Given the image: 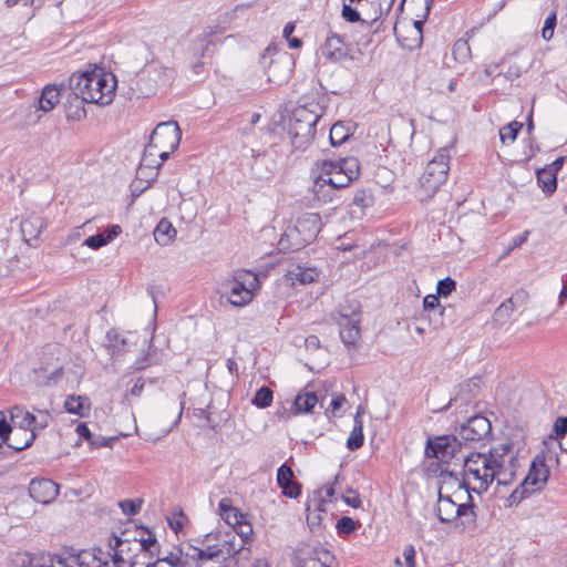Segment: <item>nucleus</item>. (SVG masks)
I'll list each match as a JSON object with an SVG mask.
<instances>
[{
	"instance_id": "obj_20",
	"label": "nucleus",
	"mask_w": 567,
	"mask_h": 567,
	"mask_svg": "<svg viewBox=\"0 0 567 567\" xmlns=\"http://www.w3.org/2000/svg\"><path fill=\"white\" fill-rule=\"evenodd\" d=\"M295 226L310 244L320 231L321 219L318 214L308 213L299 217Z\"/></svg>"
},
{
	"instance_id": "obj_31",
	"label": "nucleus",
	"mask_w": 567,
	"mask_h": 567,
	"mask_svg": "<svg viewBox=\"0 0 567 567\" xmlns=\"http://www.w3.org/2000/svg\"><path fill=\"white\" fill-rule=\"evenodd\" d=\"M84 103L86 102L82 97L74 95L71 91L68 96L66 117L74 121L83 120L86 116Z\"/></svg>"
},
{
	"instance_id": "obj_58",
	"label": "nucleus",
	"mask_w": 567,
	"mask_h": 567,
	"mask_svg": "<svg viewBox=\"0 0 567 567\" xmlns=\"http://www.w3.org/2000/svg\"><path fill=\"white\" fill-rule=\"evenodd\" d=\"M557 24V17L555 12H551L545 20L542 37L544 40L549 41L554 35V30Z\"/></svg>"
},
{
	"instance_id": "obj_8",
	"label": "nucleus",
	"mask_w": 567,
	"mask_h": 567,
	"mask_svg": "<svg viewBox=\"0 0 567 567\" xmlns=\"http://www.w3.org/2000/svg\"><path fill=\"white\" fill-rule=\"evenodd\" d=\"M166 564L168 567H199L195 558V546L182 544L158 557L154 563H141L142 567H161Z\"/></svg>"
},
{
	"instance_id": "obj_2",
	"label": "nucleus",
	"mask_w": 567,
	"mask_h": 567,
	"mask_svg": "<svg viewBox=\"0 0 567 567\" xmlns=\"http://www.w3.org/2000/svg\"><path fill=\"white\" fill-rule=\"evenodd\" d=\"M182 131L176 122L159 123L151 134L150 142L144 150V154L138 166V174L143 175L146 167L161 168L159 164L148 161L150 155H155L153 150L169 148L175 151L181 142Z\"/></svg>"
},
{
	"instance_id": "obj_3",
	"label": "nucleus",
	"mask_w": 567,
	"mask_h": 567,
	"mask_svg": "<svg viewBox=\"0 0 567 567\" xmlns=\"http://www.w3.org/2000/svg\"><path fill=\"white\" fill-rule=\"evenodd\" d=\"M320 115L306 106L293 110L288 121V136L296 150L307 148L315 138Z\"/></svg>"
},
{
	"instance_id": "obj_16",
	"label": "nucleus",
	"mask_w": 567,
	"mask_h": 567,
	"mask_svg": "<svg viewBox=\"0 0 567 567\" xmlns=\"http://www.w3.org/2000/svg\"><path fill=\"white\" fill-rule=\"evenodd\" d=\"M322 56L332 62H339L348 56L349 50L341 35L331 32L327 35L324 43L320 48Z\"/></svg>"
},
{
	"instance_id": "obj_28",
	"label": "nucleus",
	"mask_w": 567,
	"mask_h": 567,
	"mask_svg": "<svg viewBox=\"0 0 567 567\" xmlns=\"http://www.w3.org/2000/svg\"><path fill=\"white\" fill-rule=\"evenodd\" d=\"M75 431L79 436L85 440L92 447L111 446L112 443L116 440L115 436L105 437L102 435L93 434L85 423H80Z\"/></svg>"
},
{
	"instance_id": "obj_62",
	"label": "nucleus",
	"mask_w": 567,
	"mask_h": 567,
	"mask_svg": "<svg viewBox=\"0 0 567 567\" xmlns=\"http://www.w3.org/2000/svg\"><path fill=\"white\" fill-rule=\"evenodd\" d=\"M346 494L347 495H343L342 496V499L344 501V503L349 506H351L352 508H359L362 504L361 502V498L359 496V494L351 487L347 488L346 489Z\"/></svg>"
},
{
	"instance_id": "obj_25",
	"label": "nucleus",
	"mask_w": 567,
	"mask_h": 567,
	"mask_svg": "<svg viewBox=\"0 0 567 567\" xmlns=\"http://www.w3.org/2000/svg\"><path fill=\"white\" fill-rule=\"evenodd\" d=\"M64 409L71 414L84 417L91 410V401L86 395L70 394L64 401Z\"/></svg>"
},
{
	"instance_id": "obj_27",
	"label": "nucleus",
	"mask_w": 567,
	"mask_h": 567,
	"mask_svg": "<svg viewBox=\"0 0 567 567\" xmlns=\"http://www.w3.org/2000/svg\"><path fill=\"white\" fill-rule=\"evenodd\" d=\"M10 419L14 426H18L24 434H27L28 430L32 429V425L35 422L34 414L18 405L10 410Z\"/></svg>"
},
{
	"instance_id": "obj_43",
	"label": "nucleus",
	"mask_w": 567,
	"mask_h": 567,
	"mask_svg": "<svg viewBox=\"0 0 567 567\" xmlns=\"http://www.w3.org/2000/svg\"><path fill=\"white\" fill-rule=\"evenodd\" d=\"M40 561V555H33L28 551L16 553L11 558L13 567H38Z\"/></svg>"
},
{
	"instance_id": "obj_40",
	"label": "nucleus",
	"mask_w": 567,
	"mask_h": 567,
	"mask_svg": "<svg viewBox=\"0 0 567 567\" xmlns=\"http://www.w3.org/2000/svg\"><path fill=\"white\" fill-rule=\"evenodd\" d=\"M318 403V396L315 392H306L298 394L293 401L295 413H308L311 412L315 405Z\"/></svg>"
},
{
	"instance_id": "obj_59",
	"label": "nucleus",
	"mask_w": 567,
	"mask_h": 567,
	"mask_svg": "<svg viewBox=\"0 0 567 567\" xmlns=\"http://www.w3.org/2000/svg\"><path fill=\"white\" fill-rule=\"evenodd\" d=\"M50 419L51 415L47 410L39 411V414L35 415V422L33 423L31 432L29 434L34 433L37 435L38 431L44 430L49 425Z\"/></svg>"
},
{
	"instance_id": "obj_64",
	"label": "nucleus",
	"mask_w": 567,
	"mask_h": 567,
	"mask_svg": "<svg viewBox=\"0 0 567 567\" xmlns=\"http://www.w3.org/2000/svg\"><path fill=\"white\" fill-rule=\"evenodd\" d=\"M347 402V399L343 394H338L333 396V399L330 402L329 408L326 410V414H332L337 415L338 411L343 406V404Z\"/></svg>"
},
{
	"instance_id": "obj_57",
	"label": "nucleus",
	"mask_w": 567,
	"mask_h": 567,
	"mask_svg": "<svg viewBox=\"0 0 567 567\" xmlns=\"http://www.w3.org/2000/svg\"><path fill=\"white\" fill-rule=\"evenodd\" d=\"M110 243V238H106L105 234L97 233L95 235L89 236L84 240V245L92 249H99L104 247Z\"/></svg>"
},
{
	"instance_id": "obj_13",
	"label": "nucleus",
	"mask_w": 567,
	"mask_h": 567,
	"mask_svg": "<svg viewBox=\"0 0 567 567\" xmlns=\"http://www.w3.org/2000/svg\"><path fill=\"white\" fill-rule=\"evenodd\" d=\"M449 171L429 162L420 177V185L426 194H434L446 181Z\"/></svg>"
},
{
	"instance_id": "obj_42",
	"label": "nucleus",
	"mask_w": 567,
	"mask_h": 567,
	"mask_svg": "<svg viewBox=\"0 0 567 567\" xmlns=\"http://www.w3.org/2000/svg\"><path fill=\"white\" fill-rule=\"evenodd\" d=\"M460 487L464 488L467 492L468 502L465 504H456V509H458L457 517L470 515L472 517V522H474L476 518V514L474 512L475 505L473 503V498L471 495V493L473 492L472 487H470L468 482L465 480H462V482H460Z\"/></svg>"
},
{
	"instance_id": "obj_35",
	"label": "nucleus",
	"mask_w": 567,
	"mask_h": 567,
	"mask_svg": "<svg viewBox=\"0 0 567 567\" xmlns=\"http://www.w3.org/2000/svg\"><path fill=\"white\" fill-rule=\"evenodd\" d=\"M43 229V221L40 217H30L21 221V233L25 241L35 239Z\"/></svg>"
},
{
	"instance_id": "obj_7",
	"label": "nucleus",
	"mask_w": 567,
	"mask_h": 567,
	"mask_svg": "<svg viewBox=\"0 0 567 567\" xmlns=\"http://www.w3.org/2000/svg\"><path fill=\"white\" fill-rule=\"evenodd\" d=\"M324 173L320 175L313 185V192L319 199H331L330 192L347 187L352 179L338 168L329 167L324 163Z\"/></svg>"
},
{
	"instance_id": "obj_23",
	"label": "nucleus",
	"mask_w": 567,
	"mask_h": 567,
	"mask_svg": "<svg viewBox=\"0 0 567 567\" xmlns=\"http://www.w3.org/2000/svg\"><path fill=\"white\" fill-rule=\"evenodd\" d=\"M254 161L250 165L254 176L258 179H268L276 168V163L267 153L252 155Z\"/></svg>"
},
{
	"instance_id": "obj_1",
	"label": "nucleus",
	"mask_w": 567,
	"mask_h": 567,
	"mask_svg": "<svg viewBox=\"0 0 567 567\" xmlns=\"http://www.w3.org/2000/svg\"><path fill=\"white\" fill-rule=\"evenodd\" d=\"M70 89L74 95H79L86 103L109 105L115 96L116 79L112 73L95 69L81 74H72Z\"/></svg>"
},
{
	"instance_id": "obj_38",
	"label": "nucleus",
	"mask_w": 567,
	"mask_h": 567,
	"mask_svg": "<svg viewBox=\"0 0 567 567\" xmlns=\"http://www.w3.org/2000/svg\"><path fill=\"white\" fill-rule=\"evenodd\" d=\"M296 567H330L318 556V550H300L296 557Z\"/></svg>"
},
{
	"instance_id": "obj_9",
	"label": "nucleus",
	"mask_w": 567,
	"mask_h": 567,
	"mask_svg": "<svg viewBox=\"0 0 567 567\" xmlns=\"http://www.w3.org/2000/svg\"><path fill=\"white\" fill-rule=\"evenodd\" d=\"M461 446L462 444L456 435L437 436L434 441H427L425 454L429 457L440 460L452 458Z\"/></svg>"
},
{
	"instance_id": "obj_33",
	"label": "nucleus",
	"mask_w": 567,
	"mask_h": 567,
	"mask_svg": "<svg viewBox=\"0 0 567 567\" xmlns=\"http://www.w3.org/2000/svg\"><path fill=\"white\" fill-rule=\"evenodd\" d=\"M176 234L177 231L173 225L166 218H163L154 230V238L159 245L166 246L175 238Z\"/></svg>"
},
{
	"instance_id": "obj_50",
	"label": "nucleus",
	"mask_w": 567,
	"mask_h": 567,
	"mask_svg": "<svg viewBox=\"0 0 567 567\" xmlns=\"http://www.w3.org/2000/svg\"><path fill=\"white\" fill-rule=\"evenodd\" d=\"M423 308L429 312H437L442 316L445 312V308L440 303V297L437 295H427L423 299Z\"/></svg>"
},
{
	"instance_id": "obj_26",
	"label": "nucleus",
	"mask_w": 567,
	"mask_h": 567,
	"mask_svg": "<svg viewBox=\"0 0 567 567\" xmlns=\"http://www.w3.org/2000/svg\"><path fill=\"white\" fill-rule=\"evenodd\" d=\"M319 274L316 268H303L300 265H297L289 269L286 274L288 280L291 281L292 285H306L317 280Z\"/></svg>"
},
{
	"instance_id": "obj_10",
	"label": "nucleus",
	"mask_w": 567,
	"mask_h": 567,
	"mask_svg": "<svg viewBox=\"0 0 567 567\" xmlns=\"http://www.w3.org/2000/svg\"><path fill=\"white\" fill-rule=\"evenodd\" d=\"M293 64L291 54L288 52H277L266 70L268 81L276 84L286 82L292 72Z\"/></svg>"
},
{
	"instance_id": "obj_61",
	"label": "nucleus",
	"mask_w": 567,
	"mask_h": 567,
	"mask_svg": "<svg viewBox=\"0 0 567 567\" xmlns=\"http://www.w3.org/2000/svg\"><path fill=\"white\" fill-rule=\"evenodd\" d=\"M553 433L555 435V439H557V440L566 436V434H567V415L556 419L554 426H553Z\"/></svg>"
},
{
	"instance_id": "obj_47",
	"label": "nucleus",
	"mask_w": 567,
	"mask_h": 567,
	"mask_svg": "<svg viewBox=\"0 0 567 567\" xmlns=\"http://www.w3.org/2000/svg\"><path fill=\"white\" fill-rule=\"evenodd\" d=\"M532 494L529 488H527L523 483H520L512 494L506 498V506L518 505L524 498L528 497Z\"/></svg>"
},
{
	"instance_id": "obj_14",
	"label": "nucleus",
	"mask_w": 567,
	"mask_h": 567,
	"mask_svg": "<svg viewBox=\"0 0 567 567\" xmlns=\"http://www.w3.org/2000/svg\"><path fill=\"white\" fill-rule=\"evenodd\" d=\"M511 450L512 445L506 443L489 450L488 453H485L489 466L493 467V472L496 473L495 478L498 485L511 484V478H502V475L505 474V457Z\"/></svg>"
},
{
	"instance_id": "obj_4",
	"label": "nucleus",
	"mask_w": 567,
	"mask_h": 567,
	"mask_svg": "<svg viewBox=\"0 0 567 567\" xmlns=\"http://www.w3.org/2000/svg\"><path fill=\"white\" fill-rule=\"evenodd\" d=\"M339 326V333L343 344L348 348L355 347L361 337V305L357 300H347L340 303L334 317Z\"/></svg>"
},
{
	"instance_id": "obj_39",
	"label": "nucleus",
	"mask_w": 567,
	"mask_h": 567,
	"mask_svg": "<svg viewBox=\"0 0 567 567\" xmlns=\"http://www.w3.org/2000/svg\"><path fill=\"white\" fill-rule=\"evenodd\" d=\"M329 167L338 168L354 181L360 175V164L355 157L341 158L338 163H330Z\"/></svg>"
},
{
	"instance_id": "obj_55",
	"label": "nucleus",
	"mask_w": 567,
	"mask_h": 567,
	"mask_svg": "<svg viewBox=\"0 0 567 567\" xmlns=\"http://www.w3.org/2000/svg\"><path fill=\"white\" fill-rule=\"evenodd\" d=\"M434 0H424V14L421 19L414 20L413 25L417 34L419 43H421L423 38V27L430 14L431 7Z\"/></svg>"
},
{
	"instance_id": "obj_49",
	"label": "nucleus",
	"mask_w": 567,
	"mask_h": 567,
	"mask_svg": "<svg viewBox=\"0 0 567 567\" xmlns=\"http://www.w3.org/2000/svg\"><path fill=\"white\" fill-rule=\"evenodd\" d=\"M452 53L454 59L460 62H465L467 59H470L471 49L467 41L457 40L452 48Z\"/></svg>"
},
{
	"instance_id": "obj_19",
	"label": "nucleus",
	"mask_w": 567,
	"mask_h": 567,
	"mask_svg": "<svg viewBox=\"0 0 567 567\" xmlns=\"http://www.w3.org/2000/svg\"><path fill=\"white\" fill-rule=\"evenodd\" d=\"M74 558L79 567H113L100 547L80 550Z\"/></svg>"
},
{
	"instance_id": "obj_56",
	"label": "nucleus",
	"mask_w": 567,
	"mask_h": 567,
	"mask_svg": "<svg viewBox=\"0 0 567 567\" xmlns=\"http://www.w3.org/2000/svg\"><path fill=\"white\" fill-rule=\"evenodd\" d=\"M352 204L362 208L370 207L373 204V196L371 193L360 189L354 194Z\"/></svg>"
},
{
	"instance_id": "obj_51",
	"label": "nucleus",
	"mask_w": 567,
	"mask_h": 567,
	"mask_svg": "<svg viewBox=\"0 0 567 567\" xmlns=\"http://www.w3.org/2000/svg\"><path fill=\"white\" fill-rule=\"evenodd\" d=\"M143 499H124L118 502V506L125 515L134 516L136 515L142 507Z\"/></svg>"
},
{
	"instance_id": "obj_48",
	"label": "nucleus",
	"mask_w": 567,
	"mask_h": 567,
	"mask_svg": "<svg viewBox=\"0 0 567 567\" xmlns=\"http://www.w3.org/2000/svg\"><path fill=\"white\" fill-rule=\"evenodd\" d=\"M360 524L349 516H342L338 519L336 528L338 534L350 535L355 532Z\"/></svg>"
},
{
	"instance_id": "obj_22",
	"label": "nucleus",
	"mask_w": 567,
	"mask_h": 567,
	"mask_svg": "<svg viewBox=\"0 0 567 567\" xmlns=\"http://www.w3.org/2000/svg\"><path fill=\"white\" fill-rule=\"evenodd\" d=\"M61 90L54 84H47L41 92L34 109L48 113L52 111L60 102Z\"/></svg>"
},
{
	"instance_id": "obj_45",
	"label": "nucleus",
	"mask_w": 567,
	"mask_h": 567,
	"mask_svg": "<svg viewBox=\"0 0 567 567\" xmlns=\"http://www.w3.org/2000/svg\"><path fill=\"white\" fill-rule=\"evenodd\" d=\"M515 309L513 301L506 299L494 311L493 320L499 324H504L508 321Z\"/></svg>"
},
{
	"instance_id": "obj_53",
	"label": "nucleus",
	"mask_w": 567,
	"mask_h": 567,
	"mask_svg": "<svg viewBox=\"0 0 567 567\" xmlns=\"http://www.w3.org/2000/svg\"><path fill=\"white\" fill-rule=\"evenodd\" d=\"M456 289V281L451 277L440 280L436 285V295L439 297H449Z\"/></svg>"
},
{
	"instance_id": "obj_63",
	"label": "nucleus",
	"mask_w": 567,
	"mask_h": 567,
	"mask_svg": "<svg viewBox=\"0 0 567 567\" xmlns=\"http://www.w3.org/2000/svg\"><path fill=\"white\" fill-rule=\"evenodd\" d=\"M513 301L515 308L527 305L529 296L528 292L524 289H517L513 295L507 298Z\"/></svg>"
},
{
	"instance_id": "obj_46",
	"label": "nucleus",
	"mask_w": 567,
	"mask_h": 567,
	"mask_svg": "<svg viewBox=\"0 0 567 567\" xmlns=\"http://www.w3.org/2000/svg\"><path fill=\"white\" fill-rule=\"evenodd\" d=\"M523 128V124L513 121L499 130V137L503 143L506 141L514 142L517 137L518 132Z\"/></svg>"
},
{
	"instance_id": "obj_17",
	"label": "nucleus",
	"mask_w": 567,
	"mask_h": 567,
	"mask_svg": "<svg viewBox=\"0 0 567 567\" xmlns=\"http://www.w3.org/2000/svg\"><path fill=\"white\" fill-rule=\"evenodd\" d=\"M277 483L286 497L297 498L301 494V484L296 481L292 468L287 464L278 468Z\"/></svg>"
},
{
	"instance_id": "obj_18",
	"label": "nucleus",
	"mask_w": 567,
	"mask_h": 567,
	"mask_svg": "<svg viewBox=\"0 0 567 567\" xmlns=\"http://www.w3.org/2000/svg\"><path fill=\"white\" fill-rule=\"evenodd\" d=\"M147 534L146 537H141L138 540L135 539L133 545L137 547L138 554L135 556V558L138 559L140 556H143V558H147L146 563H154V557L156 559L158 557H162L165 555V553H162L161 546L156 539V536L148 529H144Z\"/></svg>"
},
{
	"instance_id": "obj_34",
	"label": "nucleus",
	"mask_w": 567,
	"mask_h": 567,
	"mask_svg": "<svg viewBox=\"0 0 567 567\" xmlns=\"http://www.w3.org/2000/svg\"><path fill=\"white\" fill-rule=\"evenodd\" d=\"M352 135V125L338 122L330 128V143L332 146H338L346 143Z\"/></svg>"
},
{
	"instance_id": "obj_5",
	"label": "nucleus",
	"mask_w": 567,
	"mask_h": 567,
	"mask_svg": "<svg viewBox=\"0 0 567 567\" xmlns=\"http://www.w3.org/2000/svg\"><path fill=\"white\" fill-rule=\"evenodd\" d=\"M492 432V425L487 417L477 414L467 420L460 426L457 437L462 445L475 447L476 444L484 443Z\"/></svg>"
},
{
	"instance_id": "obj_37",
	"label": "nucleus",
	"mask_w": 567,
	"mask_h": 567,
	"mask_svg": "<svg viewBox=\"0 0 567 567\" xmlns=\"http://www.w3.org/2000/svg\"><path fill=\"white\" fill-rule=\"evenodd\" d=\"M34 440H35V434L32 433V434H28V437L25 439L23 444H12L10 441H8L7 443L0 441V460L13 457V455L17 452H20V451H23V450L30 447Z\"/></svg>"
},
{
	"instance_id": "obj_15",
	"label": "nucleus",
	"mask_w": 567,
	"mask_h": 567,
	"mask_svg": "<svg viewBox=\"0 0 567 567\" xmlns=\"http://www.w3.org/2000/svg\"><path fill=\"white\" fill-rule=\"evenodd\" d=\"M124 546L130 547V540L122 539L117 535L112 534L109 540V547L113 550V554H104V558L107 559V557H112L113 567H124V564H128L130 567H136L138 565L137 558L131 555L125 556Z\"/></svg>"
},
{
	"instance_id": "obj_52",
	"label": "nucleus",
	"mask_w": 567,
	"mask_h": 567,
	"mask_svg": "<svg viewBox=\"0 0 567 567\" xmlns=\"http://www.w3.org/2000/svg\"><path fill=\"white\" fill-rule=\"evenodd\" d=\"M234 532L240 537L243 544H247L254 533L252 526L246 517L234 528Z\"/></svg>"
},
{
	"instance_id": "obj_6",
	"label": "nucleus",
	"mask_w": 567,
	"mask_h": 567,
	"mask_svg": "<svg viewBox=\"0 0 567 567\" xmlns=\"http://www.w3.org/2000/svg\"><path fill=\"white\" fill-rule=\"evenodd\" d=\"M547 458H553L551 452L548 449L539 451L534 456L529 471L522 482L532 493L543 489L549 478L550 470Z\"/></svg>"
},
{
	"instance_id": "obj_60",
	"label": "nucleus",
	"mask_w": 567,
	"mask_h": 567,
	"mask_svg": "<svg viewBox=\"0 0 567 567\" xmlns=\"http://www.w3.org/2000/svg\"><path fill=\"white\" fill-rule=\"evenodd\" d=\"M157 363H158L157 357L151 352H147L144 357L138 358L135 361L133 367L136 371H141L150 365L157 364Z\"/></svg>"
},
{
	"instance_id": "obj_21",
	"label": "nucleus",
	"mask_w": 567,
	"mask_h": 567,
	"mask_svg": "<svg viewBox=\"0 0 567 567\" xmlns=\"http://www.w3.org/2000/svg\"><path fill=\"white\" fill-rule=\"evenodd\" d=\"M309 243L299 233L296 226H288L278 241V249L280 251L299 250L307 246Z\"/></svg>"
},
{
	"instance_id": "obj_44",
	"label": "nucleus",
	"mask_w": 567,
	"mask_h": 567,
	"mask_svg": "<svg viewBox=\"0 0 567 567\" xmlns=\"http://www.w3.org/2000/svg\"><path fill=\"white\" fill-rule=\"evenodd\" d=\"M272 399L274 393L271 389L264 385L256 391L251 403L259 409H266L271 404Z\"/></svg>"
},
{
	"instance_id": "obj_36",
	"label": "nucleus",
	"mask_w": 567,
	"mask_h": 567,
	"mask_svg": "<svg viewBox=\"0 0 567 567\" xmlns=\"http://www.w3.org/2000/svg\"><path fill=\"white\" fill-rule=\"evenodd\" d=\"M220 549H223L221 561H226L227 559L235 558L237 555H243L245 553L249 554V549L245 548V544L240 542V544H236L235 536L231 539H225L221 543L217 544Z\"/></svg>"
},
{
	"instance_id": "obj_12",
	"label": "nucleus",
	"mask_w": 567,
	"mask_h": 567,
	"mask_svg": "<svg viewBox=\"0 0 567 567\" xmlns=\"http://www.w3.org/2000/svg\"><path fill=\"white\" fill-rule=\"evenodd\" d=\"M29 494L35 502L48 504L59 495V485L49 478H33L29 485Z\"/></svg>"
},
{
	"instance_id": "obj_32",
	"label": "nucleus",
	"mask_w": 567,
	"mask_h": 567,
	"mask_svg": "<svg viewBox=\"0 0 567 567\" xmlns=\"http://www.w3.org/2000/svg\"><path fill=\"white\" fill-rule=\"evenodd\" d=\"M537 183L546 195H551L557 189V175L546 166L537 169Z\"/></svg>"
},
{
	"instance_id": "obj_11",
	"label": "nucleus",
	"mask_w": 567,
	"mask_h": 567,
	"mask_svg": "<svg viewBox=\"0 0 567 567\" xmlns=\"http://www.w3.org/2000/svg\"><path fill=\"white\" fill-rule=\"evenodd\" d=\"M471 465L473 468L482 470L483 472V482L481 486L472 487V491L482 494L486 492L489 485L493 483L496 476V473L493 472V467L489 466L488 460L485 456V453L472 452L467 456L464 457V468Z\"/></svg>"
},
{
	"instance_id": "obj_54",
	"label": "nucleus",
	"mask_w": 567,
	"mask_h": 567,
	"mask_svg": "<svg viewBox=\"0 0 567 567\" xmlns=\"http://www.w3.org/2000/svg\"><path fill=\"white\" fill-rule=\"evenodd\" d=\"M363 443H364L363 430L353 427L348 440H347V447L350 451H357L363 445Z\"/></svg>"
},
{
	"instance_id": "obj_41",
	"label": "nucleus",
	"mask_w": 567,
	"mask_h": 567,
	"mask_svg": "<svg viewBox=\"0 0 567 567\" xmlns=\"http://www.w3.org/2000/svg\"><path fill=\"white\" fill-rule=\"evenodd\" d=\"M223 549L218 547L217 544L207 545L204 548H199L195 546V558L199 567H202L204 561L207 560H220L221 561Z\"/></svg>"
},
{
	"instance_id": "obj_29",
	"label": "nucleus",
	"mask_w": 567,
	"mask_h": 567,
	"mask_svg": "<svg viewBox=\"0 0 567 567\" xmlns=\"http://www.w3.org/2000/svg\"><path fill=\"white\" fill-rule=\"evenodd\" d=\"M252 299V292L239 281H235L230 288L228 301L235 307H243L249 303Z\"/></svg>"
},
{
	"instance_id": "obj_24",
	"label": "nucleus",
	"mask_w": 567,
	"mask_h": 567,
	"mask_svg": "<svg viewBox=\"0 0 567 567\" xmlns=\"http://www.w3.org/2000/svg\"><path fill=\"white\" fill-rule=\"evenodd\" d=\"M456 503L450 495H443L439 491L436 516L442 523H451L457 518Z\"/></svg>"
},
{
	"instance_id": "obj_30",
	"label": "nucleus",
	"mask_w": 567,
	"mask_h": 567,
	"mask_svg": "<svg viewBox=\"0 0 567 567\" xmlns=\"http://www.w3.org/2000/svg\"><path fill=\"white\" fill-rule=\"evenodd\" d=\"M105 346L112 355H123L126 350V339L120 334L115 329H111L105 336Z\"/></svg>"
}]
</instances>
